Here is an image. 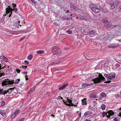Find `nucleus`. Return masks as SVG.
I'll return each mask as SVG.
<instances>
[{
    "mask_svg": "<svg viewBox=\"0 0 121 121\" xmlns=\"http://www.w3.org/2000/svg\"><path fill=\"white\" fill-rule=\"evenodd\" d=\"M52 51L53 54L56 56H59L62 54V51L61 49L55 46L52 47Z\"/></svg>",
    "mask_w": 121,
    "mask_h": 121,
    "instance_id": "obj_1",
    "label": "nucleus"
},
{
    "mask_svg": "<svg viewBox=\"0 0 121 121\" xmlns=\"http://www.w3.org/2000/svg\"><path fill=\"white\" fill-rule=\"evenodd\" d=\"M102 21L104 23L105 25L106 26H108V27L109 28L112 29L115 28L116 29H117L118 27L121 26V25H116L115 26L112 25H111L112 23L111 22H108V21L106 20L105 19H103Z\"/></svg>",
    "mask_w": 121,
    "mask_h": 121,
    "instance_id": "obj_2",
    "label": "nucleus"
},
{
    "mask_svg": "<svg viewBox=\"0 0 121 121\" xmlns=\"http://www.w3.org/2000/svg\"><path fill=\"white\" fill-rule=\"evenodd\" d=\"M14 83L13 80L10 81L7 79H6L3 81L2 82V86L4 87L8 86L9 85L12 84Z\"/></svg>",
    "mask_w": 121,
    "mask_h": 121,
    "instance_id": "obj_3",
    "label": "nucleus"
},
{
    "mask_svg": "<svg viewBox=\"0 0 121 121\" xmlns=\"http://www.w3.org/2000/svg\"><path fill=\"white\" fill-rule=\"evenodd\" d=\"M93 81L95 84H97L102 81H105V79L102 75L100 74L99 77L94 78L93 79Z\"/></svg>",
    "mask_w": 121,
    "mask_h": 121,
    "instance_id": "obj_4",
    "label": "nucleus"
},
{
    "mask_svg": "<svg viewBox=\"0 0 121 121\" xmlns=\"http://www.w3.org/2000/svg\"><path fill=\"white\" fill-rule=\"evenodd\" d=\"M90 9L95 13H98L100 11V8H97L95 5L93 4L90 5Z\"/></svg>",
    "mask_w": 121,
    "mask_h": 121,
    "instance_id": "obj_5",
    "label": "nucleus"
},
{
    "mask_svg": "<svg viewBox=\"0 0 121 121\" xmlns=\"http://www.w3.org/2000/svg\"><path fill=\"white\" fill-rule=\"evenodd\" d=\"M118 4L119 2L118 1L115 2L111 1L110 3L111 8L112 9H114L117 7Z\"/></svg>",
    "mask_w": 121,
    "mask_h": 121,
    "instance_id": "obj_6",
    "label": "nucleus"
},
{
    "mask_svg": "<svg viewBox=\"0 0 121 121\" xmlns=\"http://www.w3.org/2000/svg\"><path fill=\"white\" fill-rule=\"evenodd\" d=\"M80 19L82 20H84L89 22H90L92 21L91 18L90 16L89 15H87L86 17L83 16L81 17H80Z\"/></svg>",
    "mask_w": 121,
    "mask_h": 121,
    "instance_id": "obj_7",
    "label": "nucleus"
},
{
    "mask_svg": "<svg viewBox=\"0 0 121 121\" xmlns=\"http://www.w3.org/2000/svg\"><path fill=\"white\" fill-rule=\"evenodd\" d=\"M106 96V94L105 93L102 92L101 93L98 97V99L100 100H101L103 98L105 97Z\"/></svg>",
    "mask_w": 121,
    "mask_h": 121,
    "instance_id": "obj_8",
    "label": "nucleus"
},
{
    "mask_svg": "<svg viewBox=\"0 0 121 121\" xmlns=\"http://www.w3.org/2000/svg\"><path fill=\"white\" fill-rule=\"evenodd\" d=\"M96 31L95 30H93L92 31L88 32V33L91 37H93L94 36V34L96 32Z\"/></svg>",
    "mask_w": 121,
    "mask_h": 121,
    "instance_id": "obj_9",
    "label": "nucleus"
},
{
    "mask_svg": "<svg viewBox=\"0 0 121 121\" xmlns=\"http://www.w3.org/2000/svg\"><path fill=\"white\" fill-rule=\"evenodd\" d=\"M68 86V83H66L64 85L60 87L59 89L60 90H63L66 87Z\"/></svg>",
    "mask_w": 121,
    "mask_h": 121,
    "instance_id": "obj_10",
    "label": "nucleus"
},
{
    "mask_svg": "<svg viewBox=\"0 0 121 121\" xmlns=\"http://www.w3.org/2000/svg\"><path fill=\"white\" fill-rule=\"evenodd\" d=\"M70 8L72 9V8L74 9L77 10L78 9V7L74 6L73 4H71L70 5Z\"/></svg>",
    "mask_w": 121,
    "mask_h": 121,
    "instance_id": "obj_11",
    "label": "nucleus"
},
{
    "mask_svg": "<svg viewBox=\"0 0 121 121\" xmlns=\"http://www.w3.org/2000/svg\"><path fill=\"white\" fill-rule=\"evenodd\" d=\"M1 113L2 116L4 117V118L6 117L7 115L6 112L5 110L1 112Z\"/></svg>",
    "mask_w": 121,
    "mask_h": 121,
    "instance_id": "obj_12",
    "label": "nucleus"
},
{
    "mask_svg": "<svg viewBox=\"0 0 121 121\" xmlns=\"http://www.w3.org/2000/svg\"><path fill=\"white\" fill-rule=\"evenodd\" d=\"M60 62V61L59 60H54L53 62L51 63V65H54L56 64H57L58 63Z\"/></svg>",
    "mask_w": 121,
    "mask_h": 121,
    "instance_id": "obj_13",
    "label": "nucleus"
},
{
    "mask_svg": "<svg viewBox=\"0 0 121 121\" xmlns=\"http://www.w3.org/2000/svg\"><path fill=\"white\" fill-rule=\"evenodd\" d=\"M7 93V90H2L0 89V94H5Z\"/></svg>",
    "mask_w": 121,
    "mask_h": 121,
    "instance_id": "obj_14",
    "label": "nucleus"
},
{
    "mask_svg": "<svg viewBox=\"0 0 121 121\" xmlns=\"http://www.w3.org/2000/svg\"><path fill=\"white\" fill-rule=\"evenodd\" d=\"M94 84L93 83H91L90 84H83L82 85V86L83 87H85L86 86H92Z\"/></svg>",
    "mask_w": 121,
    "mask_h": 121,
    "instance_id": "obj_15",
    "label": "nucleus"
},
{
    "mask_svg": "<svg viewBox=\"0 0 121 121\" xmlns=\"http://www.w3.org/2000/svg\"><path fill=\"white\" fill-rule=\"evenodd\" d=\"M108 115L109 116H112L114 114L113 112L111 110H110L108 111Z\"/></svg>",
    "mask_w": 121,
    "mask_h": 121,
    "instance_id": "obj_16",
    "label": "nucleus"
},
{
    "mask_svg": "<svg viewBox=\"0 0 121 121\" xmlns=\"http://www.w3.org/2000/svg\"><path fill=\"white\" fill-rule=\"evenodd\" d=\"M92 114V113L90 111H87L84 114V115L85 116H87L88 115H91Z\"/></svg>",
    "mask_w": 121,
    "mask_h": 121,
    "instance_id": "obj_17",
    "label": "nucleus"
},
{
    "mask_svg": "<svg viewBox=\"0 0 121 121\" xmlns=\"http://www.w3.org/2000/svg\"><path fill=\"white\" fill-rule=\"evenodd\" d=\"M86 99L84 98L82 100V104L83 105H86Z\"/></svg>",
    "mask_w": 121,
    "mask_h": 121,
    "instance_id": "obj_18",
    "label": "nucleus"
},
{
    "mask_svg": "<svg viewBox=\"0 0 121 121\" xmlns=\"http://www.w3.org/2000/svg\"><path fill=\"white\" fill-rule=\"evenodd\" d=\"M112 79L111 76H108L107 78V80H108V81H107L105 82V83H110L111 81H110V80Z\"/></svg>",
    "mask_w": 121,
    "mask_h": 121,
    "instance_id": "obj_19",
    "label": "nucleus"
},
{
    "mask_svg": "<svg viewBox=\"0 0 121 121\" xmlns=\"http://www.w3.org/2000/svg\"><path fill=\"white\" fill-rule=\"evenodd\" d=\"M102 115L103 118L106 115V116L107 117L110 118V117H109L107 115V113L104 111L103 112Z\"/></svg>",
    "mask_w": 121,
    "mask_h": 121,
    "instance_id": "obj_20",
    "label": "nucleus"
},
{
    "mask_svg": "<svg viewBox=\"0 0 121 121\" xmlns=\"http://www.w3.org/2000/svg\"><path fill=\"white\" fill-rule=\"evenodd\" d=\"M14 88H14H9L8 89V90H7V93H8L9 94L11 93L12 90L14 89Z\"/></svg>",
    "mask_w": 121,
    "mask_h": 121,
    "instance_id": "obj_21",
    "label": "nucleus"
},
{
    "mask_svg": "<svg viewBox=\"0 0 121 121\" xmlns=\"http://www.w3.org/2000/svg\"><path fill=\"white\" fill-rule=\"evenodd\" d=\"M6 11L7 13L6 14L7 15H9V17H10V16L11 14L12 13V11L8 10H7Z\"/></svg>",
    "mask_w": 121,
    "mask_h": 121,
    "instance_id": "obj_22",
    "label": "nucleus"
},
{
    "mask_svg": "<svg viewBox=\"0 0 121 121\" xmlns=\"http://www.w3.org/2000/svg\"><path fill=\"white\" fill-rule=\"evenodd\" d=\"M37 53L38 54H43L44 53V52L43 50H40L37 51Z\"/></svg>",
    "mask_w": 121,
    "mask_h": 121,
    "instance_id": "obj_23",
    "label": "nucleus"
},
{
    "mask_svg": "<svg viewBox=\"0 0 121 121\" xmlns=\"http://www.w3.org/2000/svg\"><path fill=\"white\" fill-rule=\"evenodd\" d=\"M106 106L104 104H102L101 106V108L103 110H104L105 109Z\"/></svg>",
    "mask_w": 121,
    "mask_h": 121,
    "instance_id": "obj_24",
    "label": "nucleus"
},
{
    "mask_svg": "<svg viewBox=\"0 0 121 121\" xmlns=\"http://www.w3.org/2000/svg\"><path fill=\"white\" fill-rule=\"evenodd\" d=\"M2 66L1 65V64L0 63V70L2 69L3 68H4V67H3L2 68ZM2 75H4L3 73H0V77H1Z\"/></svg>",
    "mask_w": 121,
    "mask_h": 121,
    "instance_id": "obj_25",
    "label": "nucleus"
},
{
    "mask_svg": "<svg viewBox=\"0 0 121 121\" xmlns=\"http://www.w3.org/2000/svg\"><path fill=\"white\" fill-rule=\"evenodd\" d=\"M35 87V86H34L32 88H30L29 90V92H30V93L32 92L34 90Z\"/></svg>",
    "mask_w": 121,
    "mask_h": 121,
    "instance_id": "obj_26",
    "label": "nucleus"
},
{
    "mask_svg": "<svg viewBox=\"0 0 121 121\" xmlns=\"http://www.w3.org/2000/svg\"><path fill=\"white\" fill-rule=\"evenodd\" d=\"M109 46L110 48H114L116 47L115 45L114 44H110Z\"/></svg>",
    "mask_w": 121,
    "mask_h": 121,
    "instance_id": "obj_27",
    "label": "nucleus"
},
{
    "mask_svg": "<svg viewBox=\"0 0 121 121\" xmlns=\"http://www.w3.org/2000/svg\"><path fill=\"white\" fill-rule=\"evenodd\" d=\"M32 55L31 54H30L28 56L27 58L29 60H31L32 59Z\"/></svg>",
    "mask_w": 121,
    "mask_h": 121,
    "instance_id": "obj_28",
    "label": "nucleus"
},
{
    "mask_svg": "<svg viewBox=\"0 0 121 121\" xmlns=\"http://www.w3.org/2000/svg\"><path fill=\"white\" fill-rule=\"evenodd\" d=\"M67 100L68 102L69 103H70V104H72V105H73V104H72V100H70V99H69L68 98H67Z\"/></svg>",
    "mask_w": 121,
    "mask_h": 121,
    "instance_id": "obj_29",
    "label": "nucleus"
},
{
    "mask_svg": "<svg viewBox=\"0 0 121 121\" xmlns=\"http://www.w3.org/2000/svg\"><path fill=\"white\" fill-rule=\"evenodd\" d=\"M20 110L18 109H17V110L16 111H15L14 113L16 114V115H17L18 113L19 112Z\"/></svg>",
    "mask_w": 121,
    "mask_h": 121,
    "instance_id": "obj_30",
    "label": "nucleus"
},
{
    "mask_svg": "<svg viewBox=\"0 0 121 121\" xmlns=\"http://www.w3.org/2000/svg\"><path fill=\"white\" fill-rule=\"evenodd\" d=\"M20 80L19 79H17L15 80V82H14V83L15 84H18Z\"/></svg>",
    "mask_w": 121,
    "mask_h": 121,
    "instance_id": "obj_31",
    "label": "nucleus"
},
{
    "mask_svg": "<svg viewBox=\"0 0 121 121\" xmlns=\"http://www.w3.org/2000/svg\"><path fill=\"white\" fill-rule=\"evenodd\" d=\"M66 32L69 34H70L72 33V31L69 29L66 31Z\"/></svg>",
    "mask_w": 121,
    "mask_h": 121,
    "instance_id": "obj_32",
    "label": "nucleus"
},
{
    "mask_svg": "<svg viewBox=\"0 0 121 121\" xmlns=\"http://www.w3.org/2000/svg\"><path fill=\"white\" fill-rule=\"evenodd\" d=\"M16 115L14 113H13L12 115L11 116V119H13L15 117Z\"/></svg>",
    "mask_w": 121,
    "mask_h": 121,
    "instance_id": "obj_33",
    "label": "nucleus"
},
{
    "mask_svg": "<svg viewBox=\"0 0 121 121\" xmlns=\"http://www.w3.org/2000/svg\"><path fill=\"white\" fill-rule=\"evenodd\" d=\"M4 60L5 62H7L8 61V59L5 57H4L3 59Z\"/></svg>",
    "mask_w": 121,
    "mask_h": 121,
    "instance_id": "obj_34",
    "label": "nucleus"
},
{
    "mask_svg": "<svg viewBox=\"0 0 121 121\" xmlns=\"http://www.w3.org/2000/svg\"><path fill=\"white\" fill-rule=\"evenodd\" d=\"M91 98H96V96L95 95H92L91 96Z\"/></svg>",
    "mask_w": 121,
    "mask_h": 121,
    "instance_id": "obj_35",
    "label": "nucleus"
},
{
    "mask_svg": "<svg viewBox=\"0 0 121 121\" xmlns=\"http://www.w3.org/2000/svg\"><path fill=\"white\" fill-rule=\"evenodd\" d=\"M115 73H113V74L112 75L111 77L112 79L114 78L115 77Z\"/></svg>",
    "mask_w": 121,
    "mask_h": 121,
    "instance_id": "obj_36",
    "label": "nucleus"
},
{
    "mask_svg": "<svg viewBox=\"0 0 121 121\" xmlns=\"http://www.w3.org/2000/svg\"><path fill=\"white\" fill-rule=\"evenodd\" d=\"M20 21H18V22H17L16 24H17V25H15V24L14 25L15 26H19V24L20 23Z\"/></svg>",
    "mask_w": 121,
    "mask_h": 121,
    "instance_id": "obj_37",
    "label": "nucleus"
},
{
    "mask_svg": "<svg viewBox=\"0 0 121 121\" xmlns=\"http://www.w3.org/2000/svg\"><path fill=\"white\" fill-rule=\"evenodd\" d=\"M1 105L2 106H3L5 104V103L4 101H2L1 102Z\"/></svg>",
    "mask_w": 121,
    "mask_h": 121,
    "instance_id": "obj_38",
    "label": "nucleus"
},
{
    "mask_svg": "<svg viewBox=\"0 0 121 121\" xmlns=\"http://www.w3.org/2000/svg\"><path fill=\"white\" fill-rule=\"evenodd\" d=\"M62 20H65L66 19V17L65 16H62V17L61 18Z\"/></svg>",
    "mask_w": 121,
    "mask_h": 121,
    "instance_id": "obj_39",
    "label": "nucleus"
},
{
    "mask_svg": "<svg viewBox=\"0 0 121 121\" xmlns=\"http://www.w3.org/2000/svg\"><path fill=\"white\" fill-rule=\"evenodd\" d=\"M116 66L117 67H120V65L119 64V63H117L116 64Z\"/></svg>",
    "mask_w": 121,
    "mask_h": 121,
    "instance_id": "obj_40",
    "label": "nucleus"
},
{
    "mask_svg": "<svg viewBox=\"0 0 121 121\" xmlns=\"http://www.w3.org/2000/svg\"><path fill=\"white\" fill-rule=\"evenodd\" d=\"M118 12L120 13H121V5L119 7L118 9Z\"/></svg>",
    "mask_w": 121,
    "mask_h": 121,
    "instance_id": "obj_41",
    "label": "nucleus"
},
{
    "mask_svg": "<svg viewBox=\"0 0 121 121\" xmlns=\"http://www.w3.org/2000/svg\"><path fill=\"white\" fill-rule=\"evenodd\" d=\"M27 67V66L23 65L22 68L24 69H25Z\"/></svg>",
    "mask_w": 121,
    "mask_h": 121,
    "instance_id": "obj_42",
    "label": "nucleus"
},
{
    "mask_svg": "<svg viewBox=\"0 0 121 121\" xmlns=\"http://www.w3.org/2000/svg\"><path fill=\"white\" fill-rule=\"evenodd\" d=\"M25 36L22 37L21 38H20V39L19 40L20 41H22V40H23L25 38Z\"/></svg>",
    "mask_w": 121,
    "mask_h": 121,
    "instance_id": "obj_43",
    "label": "nucleus"
},
{
    "mask_svg": "<svg viewBox=\"0 0 121 121\" xmlns=\"http://www.w3.org/2000/svg\"><path fill=\"white\" fill-rule=\"evenodd\" d=\"M25 120V118H22L19 120L18 121H24Z\"/></svg>",
    "mask_w": 121,
    "mask_h": 121,
    "instance_id": "obj_44",
    "label": "nucleus"
},
{
    "mask_svg": "<svg viewBox=\"0 0 121 121\" xmlns=\"http://www.w3.org/2000/svg\"><path fill=\"white\" fill-rule=\"evenodd\" d=\"M33 4H36V2L34 0H30Z\"/></svg>",
    "mask_w": 121,
    "mask_h": 121,
    "instance_id": "obj_45",
    "label": "nucleus"
},
{
    "mask_svg": "<svg viewBox=\"0 0 121 121\" xmlns=\"http://www.w3.org/2000/svg\"><path fill=\"white\" fill-rule=\"evenodd\" d=\"M4 56L2 55L0 56V59H3V58H4Z\"/></svg>",
    "mask_w": 121,
    "mask_h": 121,
    "instance_id": "obj_46",
    "label": "nucleus"
},
{
    "mask_svg": "<svg viewBox=\"0 0 121 121\" xmlns=\"http://www.w3.org/2000/svg\"><path fill=\"white\" fill-rule=\"evenodd\" d=\"M12 5H14V3H13ZM16 5L15 4L14 5H13V9H15V8H16Z\"/></svg>",
    "mask_w": 121,
    "mask_h": 121,
    "instance_id": "obj_47",
    "label": "nucleus"
},
{
    "mask_svg": "<svg viewBox=\"0 0 121 121\" xmlns=\"http://www.w3.org/2000/svg\"><path fill=\"white\" fill-rule=\"evenodd\" d=\"M24 62L26 64H28L29 63V62L26 60H25L24 61Z\"/></svg>",
    "mask_w": 121,
    "mask_h": 121,
    "instance_id": "obj_48",
    "label": "nucleus"
},
{
    "mask_svg": "<svg viewBox=\"0 0 121 121\" xmlns=\"http://www.w3.org/2000/svg\"><path fill=\"white\" fill-rule=\"evenodd\" d=\"M16 71L17 73H19L20 71V70L18 69H17Z\"/></svg>",
    "mask_w": 121,
    "mask_h": 121,
    "instance_id": "obj_49",
    "label": "nucleus"
},
{
    "mask_svg": "<svg viewBox=\"0 0 121 121\" xmlns=\"http://www.w3.org/2000/svg\"><path fill=\"white\" fill-rule=\"evenodd\" d=\"M104 75L106 78L108 77V75L106 74H104Z\"/></svg>",
    "mask_w": 121,
    "mask_h": 121,
    "instance_id": "obj_50",
    "label": "nucleus"
},
{
    "mask_svg": "<svg viewBox=\"0 0 121 121\" xmlns=\"http://www.w3.org/2000/svg\"><path fill=\"white\" fill-rule=\"evenodd\" d=\"M81 112H80L79 113V115H78V116L79 117V118H80L81 117Z\"/></svg>",
    "mask_w": 121,
    "mask_h": 121,
    "instance_id": "obj_51",
    "label": "nucleus"
},
{
    "mask_svg": "<svg viewBox=\"0 0 121 121\" xmlns=\"http://www.w3.org/2000/svg\"><path fill=\"white\" fill-rule=\"evenodd\" d=\"M114 121H118L116 117H115L113 119Z\"/></svg>",
    "mask_w": 121,
    "mask_h": 121,
    "instance_id": "obj_52",
    "label": "nucleus"
},
{
    "mask_svg": "<svg viewBox=\"0 0 121 121\" xmlns=\"http://www.w3.org/2000/svg\"><path fill=\"white\" fill-rule=\"evenodd\" d=\"M17 8H15V9H12V11H13V10L15 11V12H16L17 11Z\"/></svg>",
    "mask_w": 121,
    "mask_h": 121,
    "instance_id": "obj_53",
    "label": "nucleus"
},
{
    "mask_svg": "<svg viewBox=\"0 0 121 121\" xmlns=\"http://www.w3.org/2000/svg\"><path fill=\"white\" fill-rule=\"evenodd\" d=\"M102 11L104 13H106V9H104V10H102Z\"/></svg>",
    "mask_w": 121,
    "mask_h": 121,
    "instance_id": "obj_54",
    "label": "nucleus"
},
{
    "mask_svg": "<svg viewBox=\"0 0 121 121\" xmlns=\"http://www.w3.org/2000/svg\"><path fill=\"white\" fill-rule=\"evenodd\" d=\"M27 72H23V73L25 75L27 74Z\"/></svg>",
    "mask_w": 121,
    "mask_h": 121,
    "instance_id": "obj_55",
    "label": "nucleus"
},
{
    "mask_svg": "<svg viewBox=\"0 0 121 121\" xmlns=\"http://www.w3.org/2000/svg\"><path fill=\"white\" fill-rule=\"evenodd\" d=\"M27 75H26L25 76L26 78V80H28V78H26V77H27Z\"/></svg>",
    "mask_w": 121,
    "mask_h": 121,
    "instance_id": "obj_56",
    "label": "nucleus"
},
{
    "mask_svg": "<svg viewBox=\"0 0 121 121\" xmlns=\"http://www.w3.org/2000/svg\"><path fill=\"white\" fill-rule=\"evenodd\" d=\"M85 121H91V120H89L88 119H86L85 120Z\"/></svg>",
    "mask_w": 121,
    "mask_h": 121,
    "instance_id": "obj_57",
    "label": "nucleus"
},
{
    "mask_svg": "<svg viewBox=\"0 0 121 121\" xmlns=\"http://www.w3.org/2000/svg\"><path fill=\"white\" fill-rule=\"evenodd\" d=\"M69 12V10H67L66 12V13H68Z\"/></svg>",
    "mask_w": 121,
    "mask_h": 121,
    "instance_id": "obj_58",
    "label": "nucleus"
},
{
    "mask_svg": "<svg viewBox=\"0 0 121 121\" xmlns=\"http://www.w3.org/2000/svg\"><path fill=\"white\" fill-rule=\"evenodd\" d=\"M58 98H59V99H60V98H61V99H63V98L62 97H60V96H59Z\"/></svg>",
    "mask_w": 121,
    "mask_h": 121,
    "instance_id": "obj_59",
    "label": "nucleus"
},
{
    "mask_svg": "<svg viewBox=\"0 0 121 121\" xmlns=\"http://www.w3.org/2000/svg\"><path fill=\"white\" fill-rule=\"evenodd\" d=\"M65 104L68 106H70V104H67L66 103Z\"/></svg>",
    "mask_w": 121,
    "mask_h": 121,
    "instance_id": "obj_60",
    "label": "nucleus"
},
{
    "mask_svg": "<svg viewBox=\"0 0 121 121\" xmlns=\"http://www.w3.org/2000/svg\"><path fill=\"white\" fill-rule=\"evenodd\" d=\"M51 116H52V117H54L55 116V115H53V114H51Z\"/></svg>",
    "mask_w": 121,
    "mask_h": 121,
    "instance_id": "obj_61",
    "label": "nucleus"
},
{
    "mask_svg": "<svg viewBox=\"0 0 121 121\" xmlns=\"http://www.w3.org/2000/svg\"><path fill=\"white\" fill-rule=\"evenodd\" d=\"M118 56H121V55L120 54H118Z\"/></svg>",
    "mask_w": 121,
    "mask_h": 121,
    "instance_id": "obj_62",
    "label": "nucleus"
},
{
    "mask_svg": "<svg viewBox=\"0 0 121 121\" xmlns=\"http://www.w3.org/2000/svg\"><path fill=\"white\" fill-rule=\"evenodd\" d=\"M119 41L120 42H121V39H120V40H119Z\"/></svg>",
    "mask_w": 121,
    "mask_h": 121,
    "instance_id": "obj_63",
    "label": "nucleus"
},
{
    "mask_svg": "<svg viewBox=\"0 0 121 121\" xmlns=\"http://www.w3.org/2000/svg\"><path fill=\"white\" fill-rule=\"evenodd\" d=\"M70 15L71 16H72V14H70Z\"/></svg>",
    "mask_w": 121,
    "mask_h": 121,
    "instance_id": "obj_64",
    "label": "nucleus"
}]
</instances>
